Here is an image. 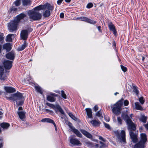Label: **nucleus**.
I'll list each match as a JSON object with an SVG mask.
<instances>
[{
  "instance_id": "5701e85b",
  "label": "nucleus",
  "mask_w": 148,
  "mask_h": 148,
  "mask_svg": "<svg viewBox=\"0 0 148 148\" xmlns=\"http://www.w3.org/2000/svg\"><path fill=\"white\" fill-rule=\"evenodd\" d=\"M90 122L94 126H98L101 123L99 120H92L90 121Z\"/></svg>"
},
{
  "instance_id": "bf43d9fd",
  "label": "nucleus",
  "mask_w": 148,
  "mask_h": 148,
  "mask_svg": "<svg viewBox=\"0 0 148 148\" xmlns=\"http://www.w3.org/2000/svg\"><path fill=\"white\" fill-rule=\"evenodd\" d=\"M45 112H52V111H51L50 110H49V109H45Z\"/></svg>"
},
{
  "instance_id": "ea45409f",
  "label": "nucleus",
  "mask_w": 148,
  "mask_h": 148,
  "mask_svg": "<svg viewBox=\"0 0 148 148\" xmlns=\"http://www.w3.org/2000/svg\"><path fill=\"white\" fill-rule=\"evenodd\" d=\"M14 3L15 5L18 6L20 5L21 3V1L20 0H16L14 2Z\"/></svg>"
},
{
  "instance_id": "79ce46f5",
  "label": "nucleus",
  "mask_w": 148,
  "mask_h": 148,
  "mask_svg": "<svg viewBox=\"0 0 148 148\" xmlns=\"http://www.w3.org/2000/svg\"><path fill=\"white\" fill-rule=\"evenodd\" d=\"M139 101L142 105L145 102V100L143 97H141L139 98Z\"/></svg>"
},
{
  "instance_id": "338daca9",
  "label": "nucleus",
  "mask_w": 148,
  "mask_h": 148,
  "mask_svg": "<svg viewBox=\"0 0 148 148\" xmlns=\"http://www.w3.org/2000/svg\"><path fill=\"white\" fill-rule=\"evenodd\" d=\"M1 49H2V45L0 44V53L1 52Z\"/></svg>"
},
{
  "instance_id": "09e8293b",
  "label": "nucleus",
  "mask_w": 148,
  "mask_h": 148,
  "mask_svg": "<svg viewBox=\"0 0 148 148\" xmlns=\"http://www.w3.org/2000/svg\"><path fill=\"white\" fill-rule=\"evenodd\" d=\"M117 121L118 124L121 125L122 124V120L120 117H117Z\"/></svg>"
},
{
  "instance_id": "c85d7f7f",
  "label": "nucleus",
  "mask_w": 148,
  "mask_h": 148,
  "mask_svg": "<svg viewBox=\"0 0 148 148\" xmlns=\"http://www.w3.org/2000/svg\"><path fill=\"white\" fill-rule=\"evenodd\" d=\"M135 108L137 110H143L142 107L140 105L138 102H136L135 103Z\"/></svg>"
},
{
  "instance_id": "f704fd0d",
  "label": "nucleus",
  "mask_w": 148,
  "mask_h": 148,
  "mask_svg": "<svg viewBox=\"0 0 148 148\" xmlns=\"http://www.w3.org/2000/svg\"><path fill=\"white\" fill-rule=\"evenodd\" d=\"M22 2L23 5H27L29 3V0H23Z\"/></svg>"
},
{
  "instance_id": "412c9836",
  "label": "nucleus",
  "mask_w": 148,
  "mask_h": 148,
  "mask_svg": "<svg viewBox=\"0 0 148 148\" xmlns=\"http://www.w3.org/2000/svg\"><path fill=\"white\" fill-rule=\"evenodd\" d=\"M145 144V143L139 141L138 143L134 145V148H144Z\"/></svg>"
},
{
  "instance_id": "b1692460",
  "label": "nucleus",
  "mask_w": 148,
  "mask_h": 148,
  "mask_svg": "<svg viewBox=\"0 0 148 148\" xmlns=\"http://www.w3.org/2000/svg\"><path fill=\"white\" fill-rule=\"evenodd\" d=\"M85 110L86 112L88 117L90 118H92V113L91 109L90 108H87Z\"/></svg>"
},
{
  "instance_id": "4c0bfd02",
  "label": "nucleus",
  "mask_w": 148,
  "mask_h": 148,
  "mask_svg": "<svg viewBox=\"0 0 148 148\" xmlns=\"http://www.w3.org/2000/svg\"><path fill=\"white\" fill-rule=\"evenodd\" d=\"M68 114L70 117H71L72 119L76 121L77 119V118L71 113L69 112L68 113Z\"/></svg>"
},
{
  "instance_id": "72a5a7b5",
  "label": "nucleus",
  "mask_w": 148,
  "mask_h": 148,
  "mask_svg": "<svg viewBox=\"0 0 148 148\" xmlns=\"http://www.w3.org/2000/svg\"><path fill=\"white\" fill-rule=\"evenodd\" d=\"M147 119V117L144 116H142L140 119V121L143 123H146Z\"/></svg>"
},
{
  "instance_id": "a18cd8bd",
  "label": "nucleus",
  "mask_w": 148,
  "mask_h": 148,
  "mask_svg": "<svg viewBox=\"0 0 148 148\" xmlns=\"http://www.w3.org/2000/svg\"><path fill=\"white\" fill-rule=\"evenodd\" d=\"M93 6V4L92 3H88L86 6V8H90Z\"/></svg>"
},
{
  "instance_id": "6ab92c4d",
  "label": "nucleus",
  "mask_w": 148,
  "mask_h": 148,
  "mask_svg": "<svg viewBox=\"0 0 148 148\" xmlns=\"http://www.w3.org/2000/svg\"><path fill=\"white\" fill-rule=\"evenodd\" d=\"M3 48L6 50L7 51H9L11 49L10 44L9 43H7L4 44L3 46Z\"/></svg>"
},
{
  "instance_id": "0eeeda50",
  "label": "nucleus",
  "mask_w": 148,
  "mask_h": 148,
  "mask_svg": "<svg viewBox=\"0 0 148 148\" xmlns=\"http://www.w3.org/2000/svg\"><path fill=\"white\" fill-rule=\"evenodd\" d=\"M46 105L50 107L51 108L54 110L56 113H57V111L58 110L61 114L64 115L65 113L60 106L58 104L54 105L53 104L47 103Z\"/></svg>"
},
{
  "instance_id": "c756f323",
  "label": "nucleus",
  "mask_w": 148,
  "mask_h": 148,
  "mask_svg": "<svg viewBox=\"0 0 148 148\" xmlns=\"http://www.w3.org/2000/svg\"><path fill=\"white\" fill-rule=\"evenodd\" d=\"M96 116L100 118V119H103V117L102 115V112L101 110L98 111L96 114Z\"/></svg>"
},
{
  "instance_id": "8fccbe9b",
  "label": "nucleus",
  "mask_w": 148,
  "mask_h": 148,
  "mask_svg": "<svg viewBox=\"0 0 148 148\" xmlns=\"http://www.w3.org/2000/svg\"><path fill=\"white\" fill-rule=\"evenodd\" d=\"M129 104L128 101L127 100H125L124 101V104L125 106H127Z\"/></svg>"
},
{
  "instance_id": "aec40b11",
  "label": "nucleus",
  "mask_w": 148,
  "mask_h": 148,
  "mask_svg": "<svg viewBox=\"0 0 148 148\" xmlns=\"http://www.w3.org/2000/svg\"><path fill=\"white\" fill-rule=\"evenodd\" d=\"M0 126L3 129H7L10 126V124L6 122H3L0 123Z\"/></svg>"
},
{
  "instance_id": "dca6fc26",
  "label": "nucleus",
  "mask_w": 148,
  "mask_h": 148,
  "mask_svg": "<svg viewBox=\"0 0 148 148\" xmlns=\"http://www.w3.org/2000/svg\"><path fill=\"white\" fill-rule=\"evenodd\" d=\"M80 131L83 134L87 137L90 139L92 138L91 134L85 130L81 129L80 130Z\"/></svg>"
},
{
  "instance_id": "f03ea898",
  "label": "nucleus",
  "mask_w": 148,
  "mask_h": 148,
  "mask_svg": "<svg viewBox=\"0 0 148 148\" xmlns=\"http://www.w3.org/2000/svg\"><path fill=\"white\" fill-rule=\"evenodd\" d=\"M26 15L23 13H21L17 15L14 19L8 23V28L9 32H13L17 29V27L19 22L23 19Z\"/></svg>"
},
{
  "instance_id": "4468645a",
  "label": "nucleus",
  "mask_w": 148,
  "mask_h": 148,
  "mask_svg": "<svg viewBox=\"0 0 148 148\" xmlns=\"http://www.w3.org/2000/svg\"><path fill=\"white\" fill-rule=\"evenodd\" d=\"M79 19L81 21H85L91 24H94L96 23V21L92 20L85 17H82Z\"/></svg>"
},
{
  "instance_id": "052dcab7",
  "label": "nucleus",
  "mask_w": 148,
  "mask_h": 148,
  "mask_svg": "<svg viewBox=\"0 0 148 148\" xmlns=\"http://www.w3.org/2000/svg\"><path fill=\"white\" fill-rule=\"evenodd\" d=\"M144 126H145L146 128L148 130V124H145L144 125Z\"/></svg>"
},
{
  "instance_id": "ddd939ff",
  "label": "nucleus",
  "mask_w": 148,
  "mask_h": 148,
  "mask_svg": "<svg viewBox=\"0 0 148 148\" xmlns=\"http://www.w3.org/2000/svg\"><path fill=\"white\" fill-rule=\"evenodd\" d=\"M4 71L3 66L0 65V79L3 81L7 78L6 76L3 75Z\"/></svg>"
},
{
  "instance_id": "2eb2a0df",
  "label": "nucleus",
  "mask_w": 148,
  "mask_h": 148,
  "mask_svg": "<svg viewBox=\"0 0 148 148\" xmlns=\"http://www.w3.org/2000/svg\"><path fill=\"white\" fill-rule=\"evenodd\" d=\"M41 122H47L53 123L55 126V129L57 130V127L56 124L54 121L50 118H44L41 120Z\"/></svg>"
},
{
  "instance_id": "6e6552de",
  "label": "nucleus",
  "mask_w": 148,
  "mask_h": 148,
  "mask_svg": "<svg viewBox=\"0 0 148 148\" xmlns=\"http://www.w3.org/2000/svg\"><path fill=\"white\" fill-rule=\"evenodd\" d=\"M75 136H71L69 137L70 142V143L74 145H81L80 141L77 138H74Z\"/></svg>"
},
{
  "instance_id": "bb28decb",
  "label": "nucleus",
  "mask_w": 148,
  "mask_h": 148,
  "mask_svg": "<svg viewBox=\"0 0 148 148\" xmlns=\"http://www.w3.org/2000/svg\"><path fill=\"white\" fill-rule=\"evenodd\" d=\"M45 6L42 5H39L34 8L32 10H34V11H37L41 10H44V7Z\"/></svg>"
},
{
  "instance_id": "f8f14e48",
  "label": "nucleus",
  "mask_w": 148,
  "mask_h": 148,
  "mask_svg": "<svg viewBox=\"0 0 148 148\" xmlns=\"http://www.w3.org/2000/svg\"><path fill=\"white\" fill-rule=\"evenodd\" d=\"M15 52L14 51H12L6 54V58L9 60H13L15 58Z\"/></svg>"
},
{
  "instance_id": "423d86ee",
  "label": "nucleus",
  "mask_w": 148,
  "mask_h": 148,
  "mask_svg": "<svg viewBox=\"0 0 148 148\" xmlns=\"http://www.w3.org/2000/svg\"><path fill=\"white\" fill-rule=\"evenodd\" d=\"M114 133L120 142L125 143V134L124 131L122 130L120 134L118 130L114 131Z\"/></svg>"
},
{
  "instance_id": "f3484780",
  "label": "nucleus",
  "mask_w": 148,
  "mask_h": 148,
  "mask_svg": "<svg viewBox=\"0 0 148 148\" xmlns=\"http://www.w3.org/2000/svg\"><path fill=\"white\" fill-rule=\"evenodd\" d=\"M147 141V135L145 133L140 134V141L145 143Z\"/></svg>"
},
{
  "instance_id": "69168bd1",
  "label": "nucleus",
  "mask_w": 148,
  "mask_h": 148,
  "mask_svg": "<svg viewBox=\"0 0 148 148\" xmlns=\"http://www.w3.org/2000/svg\"><path fill=\"white\" fill-rule=\"evenodd\" d=\"M132 115H133V114H131L130 115V117L129 116L131 119H132Z\"/></svg>"
},
{
  "instance_id": "3c124183",
  "label": "nucleus",
  "mask_w": 148,
  "mask_h": 148,
  "mask_svg": "<svg viewBox=\"0 0 148 148\" xmlns=\"http://www.w3.org/2000/svg\"><path fill=\"white\" fill-rule=\"evenodd\" d=\"M93 110L95 112H96L98 109V107L97 105H95L93 108Z\"/></svg>"
},
{
  "instance_id": "864d4df0",
  "label": "nucleus",
  "mask_w": 148,
  "mask_h": 148,
  "mask_svg": "<svg viewBox=\"0 0 148 148\" xmlns=\"http://www.w3.org/2000/svg\"><path fill=\"white\" fill-rule=\"evenodd\" d=\"M60 18H63L64 17V14L63 13H61L60 15Z\"/></svg>"
},
{
  "instance_id": "0e129e2a",
  "label": "nucleus",
  "mask_w": 148,
  "mask_h": 148,
  "mask_svg": "<svg viewBox=\"0 0 148 148\" xmlns=\"http://www.w3.org/2000/svg\"><path fill=\"white\" fill-rule=\"evenodd\" d=\"M22 110V108L21 107H20L18 108V110Z\"/></svg>"
},
{
  "instance_id": "2f4dec72",
  "label": "nucleus",
  "mask_w": 148,
  "mask_h": 148,
  "mask_svg": "<svg viewBox=\"0 0 148 148\" xmlns=\"http://www.w3.org/2000/svg\"><path fill=\"white\" fill-rule=\"evenodd\" d=\"M50 14V12L49 10H46L44 12L43 14V16L45 17H48L49 16Z\"/></svg>"
},
{
  "instance_id": "5fc2aeb1",
  "label": "nucleus",
  "mask_w": 148,
  "mask_h": 148,
  "mask_svg": "<svg viewBox=\"0 0 148 148\" xmlns=\"http://www.w3.org/2000/svg\"><path fill=\"white\" fill-rule=\"evenodd\" d=\"M99 139L100 140H101L105 142V140L101 136H99Z\"/></svg>"
},
{
  "instance_id": "e433bc0d",
  "label": "nucleus",
  "mask_w": 148,
  "mask_h": 148,
  "mask_svg": "<svg viewBox=\"0 0 148 148\" xmlns=\"http://www.w3.org/2000/svg\"><path fill=\"white\" fill-rule=\"evenodd\" d=\"M108 27L111 31H112L115 29L114 26L112 24H109L108 25Z\"/></svg>"
},
{
  "instance_id": "de8ad7c7",
  "label": "nucleus",
  "mask_w": 148,
  "mask_h": 148,
  "mask_svg": "<svg viewBox=\"0 0 148 148\" xmlns=\"http://www.w3.org/2000/svg\"><path fill=\"white\" fill-rule=\"evenodd\" d=\"M3 113V110L2 109L0 108V119L2 118Z\"/></svg>"
},
{
  "instance_id": "7c9ffc66",
  "label": "nucleus",
  "mask_w": 148,
  "mask_h": 148,
  "mask_svg": "<svg viewBox=\"0 0 148 148\" xmlns=\"http://www.w3.org/2000/svg\"><path fill=\"white\" fill-rule=\"evenodd\" d=\"M35 89L37 92L40 93V94H42L43 93V91L42 89L39 86H35Z\"/></svg>"
},
{
  "instance_id": "a19ab883",
  "label": "nucleus",
  "mask_w": 148,
  "mask_h": 148,
  "mask_svg": "<svg viewBox=\"0 0 148 148\" xmlns=\"http://www.w3.org/2000/svg\"><path fill=\"white\" fill-rule=\"evenodd\" d=\"M61 95L62 97L64 99H66V95L65 93L64 92L63 90L61 91Z\"/></svg>"
},
{
  "instance_id": "393cba45",
  "label": "nucleus",
  "mask_w": 148,
  "mask_h": 148,
  "mask_svg": "<svg viewBox=\"0 0 148 148\" xmlns=\"http://www.w3.org/2000/svg\"><path fill=\"white\" fill-rule=\"evenodd\" d=\"M27 45V44L26 42L25 41L21 47H19L18 49V51H20L24 49Z\"/></svg>"
},
{
  "instance_id": "603ef678",
  "label": "nucleus",
  "mask_w": 148,
  "mask_h": 148,
  "mask_svg": "<svg viewBox=\"0 0 148 148\" xmlns=\"http://www.w3.org/2000/svg\"><path fill=\"white\" fill-rule=\"evenodd\" d=\"M63 0H58L57 1V3L58 5H60Z\"/></svg>"
},
{
  "instance_id": "774afa93",
  "label": "nucleus",
  "mask_w": 148,
  "mask_h": 148,
  "mask_svg": "<svg viewBox=\"0 0 148 148\" xmlns=\"http://www.w3.org/2000/svg\"><path fill=\"white\" fill-rule=\"evenodd\" d=\"M3 145L2 143H1L0 144V148L3 147Z\"/></svg>"
},
{
  "instance_id": "20e7f679",
  "label": "nucleus",
  "mask_w": 148,
  "mask_h": 148,
  "mask_svg": "<svg viewBox=\"0 0 148 148\" xmlns=\"http://www.w3.org/2000/svg\"><path fill=\"white\" fill-rule=\"evenodd\" d=\"M28 14L30 19L33 21H38L42 17L41 14L38 11L34 10H29Z\"/></svg>"
},
{
  "instance_id": "1a4fd4ad",
  "label": "nucleus",
  "mask_w": 148,
  "mask_h": 148,
  "mask_svg": "<svg viewBox=\"0 0 148 148\" xmlns=\"http://www.w3.org/2000/svg\"><path fill=\"white\" fill-rule=\"evenodd\" d=\"M69 126L70 127L71 130L73 132L77 137L80 138L82 137V135L77 130L75 129V128L72 126V125L71 123H69Z\"/></svg>"
},
{
  "instance_id": "473e14b6",
  "label": "nucleus",
  "mask_w": 148,
  "mask_h": 148,
  "mask_svg": "<svg viewBox=\"0 0 148 148\" xmlns=\"http://www.w3.org/2000/svg\"><path fill=\"white\" fill-rule=\"evenodd\" d=\"M45 6L44 7V9H45L46 8H47L48 10H52V7L51 6V5L49 4H46L44 5H43Z\"/></svg>"
},
{
  "instance_id": "4d7b16f0",
  "label": "nucleus",
  "mask_w": 148,
  "mask_h": 148,
  "mask_svg": "<svg viewBox=\"0 0 148 148\" xmlns=\"http://www.w3.org/2000/svg\"><path fill=\"white\" fill-rule=\"evenodd\" d=\"M112 31L113 32V33L114 34L115 36H116V34H117V32H116V29H114Z\"/></svg>"
},
{
  "instance_id": "7ed1b4c3",
  "label": "nucleus",
  "mask_w": 148,
  "mask_h": 148,
  "mask_svg": "<svg viewBox=\"0 0 148 148\" xmlns=\"http://www.w3.org/2000/svg\"><path fill=\"white\" fill-rule=\"evenodd\" d=\"M14 103H16L18 106L23 104L25 99L22 93L17 92L14 94Z\"/></svg>"
},
{
  "instance_id": "9b49d317",
  "label": "nucleus",
  "mask_w": 148,
  "mask_h": 148,
  "mask_svg": "<svg viewBox=\"0 0 148 148\" xmlns=\"http://www.w3.org/2000/svg\"><path fill=\"white\" fill-rule=\"evenodd\" d=\"M12 62L8 60H5L3 62L5 68L6 69H10L12 66Z\"/></svg>"
},
{
  "instance_id": "c03bdc74",
  "label": "nucleus",
  "mask_w": 148,
  "mask_h": 148,
  "mask_svg": "<svg viewBox=\"0 0 148 148\" xmlns=\"http://www.w3.org/2000/svg\"><path fill=\"white\" fill-rule=\"evenodd\" d=\"M7 99L11 101L12 100L14 102V94L12 95V97H6Z\"/></svg>"
},
{
  "instance_id": "c9c22d12",
  "label": "nucleus",
  "mask_w": 148,
  "mask_h": 148,
  "mask_svg": "<svg viewBox=\"0 0 148 148\" xmlns=\"http://www.w3.org/2000/svg\"><path fill=\"white\" fill-rule=\"evenodd\" d=\"M3 34L0 32V42H3L4 41Z\"/></svg>"
},
{
  "instance_id": "680f3d73",
  "label": "nucleus",
  "mask_w": 148,
  "mask_h": 148,
  "mask_svg": "<svg viewBox=\"0 0 148 148\" xmlns=\"http://www.w3.org/2000/svg\"><path fill=\"white\" fill-rule=\"evenodd\" d=\"M113 46L114 47L116 46V43L115 41H114L113 43Z\"/></svg>"
},
{
  "instance_id": "e2e57ef3",
  "label": "nucleus",
  "mask_w": 148,
  "mask_h": 148,
  "mask_svg": "<svg viewBox=\"0 0 148 148\" xmlns=\"http://www.w3.org/2000/svg\"><path fill=\"white\" fill-rule=\"evenodd\" d=\"M71 0H65V1L67 3L70 2L71 1Z\"/></svg>"
},
{
  "instance_id": "cd10ccee",
  "label": "nucleus",
  "mask_w": 148,
  "mask_h": 148,
  "mask_svg": "<svg viewBox=\"0 0 148 148\" xmlns=\"http://www.w3.org/2000/svg\"><path fill=\"white\" fill-rule=\"evenodd\" d=\"M47 99L48 101L51 102H54L55 101L54 97L51 95H47Z\"/></svg>"
},
{
  "instance_id": "39448f33",
  "label": "nucleus",
  "mask_w": 148,
  "mask_h": 148,
  "mask_svg": "<svg viewBox=\"0 0 148 148\" xmlns=\"http://www.w3.org/2000/svg\"><path fill=\"white\" fill-rule=\"evenodd\" d=\"M123 99H121L116 104H114V107L112 109V111L114 114H119L120 113L121 106L123 105Z\"/></svg>"
},
{
  "instance_id": "a878e982",
  "label": "nucleus",
  "mask_w": 148,
  "mask_h": 148,
  "mask_svg": "<svg viewBox=\"0 0 148 148\" xmlns=\"http://www.w3.org/2000/svg\"><path fill=\"white\" fill-rule=\"evenodd\" d=\"M17 113L19 116L20 118L23 120V119L24 118L25 115V112L24 111H18L17 112Z\"/></svg>"
},
{
  "instance_id": "a211bd4d",
  "label": "nucleus",
  "mask_w": 148,
  "mask_h": 148,
  "mask_svg": "<svg viewBox=\"0 0 148 148\" xmlns=\"http://www.w3.org/2000/svg\"><path fill=\"white\" fill-rule=\"evenodd\" d=\"M4 88L5 91L8 93H13L16 91L15 89L12 87L5 86Z\"/></svg>"
},
{
  "instance_id": "6e6d98bb",
  "label": "nucleus",
  "mask_w": 148,
  "mask_h": 148,
  "mask_svg": "<svg viewBox=\"0 0 148 148\" xmlns=\"http://www.w3.org/2000/svg\"><path fill=\"white\" fill-rule=\"evenodd\" d=\"M101 27L100 26H99L97 27V29L99 31V32H102V31L101 30Z\"/></svg>"
},
{
  "instance_id": "37998d69",
  "label": "nucleus",
  "mask_w": 148,
  "mask_h": 148,
  "mask_svg": "<svg viewBox=\"0 0 148 148\" xmlns=\"http://www.w3.org/2000/svg\"><path fill=\"white\" fill-rule=\"evenodd\" d=\"M104 126L108 130H111V128L110 125L106 123L105 122H103Z\"/></svg>"
},
{
  "instance_id": "9d476101",
  "label": "nucleus",
  "mask_w": 148,
  "mask_h": 148,
  "mask_svg": "<svg viewBox=\"0 0 148 148\" xmlns=\"http://www.w3.org/2000/svg\"><path fill=\"white\" fill-rule=\"evenodd\" d=\"M28 35V32L26 30H23L21 32L20 36L21 39L25 40L27 39Z\"/></svg>"
},
{
  "instance_id": "13d9d810",
  "label": "nucleus",
  "mask_w": 148,
  "mask_h": 148,
  "mask_svg": "<svg viewBox=\"0 0 148 148\" xmlns=\"http://www.w3.org/2000/svg\"><path fill=\"white\" fill-rule=\"evenodd\" d=\"M105 119L107 122H109L110 121V119L109 118L104 117Z\"/></svg>"
},
{
  "instance_id": "f257e3e1",
  "label": "nucleus",
  "mask_w": 148,
  "mask_h": 148,
  "mask_svg": "<svg viewBox=\"0 0 148 148\" xmlns=\"http://www.w3.org/2000/svg\"><path fill=\"white\" fill-rule=\"evenodd\" d=\"M121 117L127 123L128 130L130 131V135L132 141L134 143H136L138 141L137 135L132 131H135L136 127L135 124L129 117L127 109L124 112H122Z\"/></svg>"
},
{
  "instance_id": "4be33fe9",
  "label": "nucleus",
  "mask_w": 148,
  "mask_h": 148,
  "mask_svg": "<svg viewBox=\"0 0 148 148\" xmlns=\"http://www.w3.org/2000/svg\"><path fill=\"white\" fill-rule=\"evenodd\" d=\"M14 35L13 34L8 35L6 37V41L8 42H12V39L14 37Z\"/></svg>"
},
{
  "instance_id": "58836bf2",
  "label": "nucleus",
  "mask_w": 148,
  "mask_h": 148,
  "mask_svg": "<svg viewBox=\"0 0 148 148\" xmlns=\"http://www.w3.org/2000/svg\"><path fill=\"white\" fill-rule=\"evenodd\" d=\"M133 87V91L135 92L136 95H138V94L139 91L137 90V87L135 86H134Z\"/></svg>"
},
{
  "instance_id": "49530a36",
  "label": "nucleus",
  "mask_w": 148,
  "mask_h": 148,
  "mask_svg": "<svg viewBox=\"0 0 148 148\" xmlns=\"http://www.w3.org/2000/svg\"><path fill=\"white\" fill-rule=\"evenodd\" d=\"M121 66L122 70L124 72H125L127 71V68L126 67L122 65H121Z\"/></svg>"
}]
</instances>
